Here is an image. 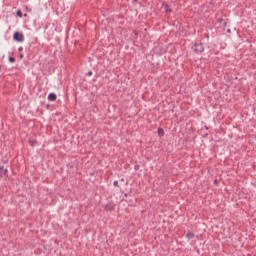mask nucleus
<instances>
[{
    "mask_svg": "<svg viewBox=\"0 0 256 256\" xmlns=\"http://www.w3.org/2000/svg\"><path fill=\"white\" fill-rule=\"evenodd\" d=\"M192 51L196 54V55H201V53H203V51H205V46H203V43H195L192 47H191Z\"/></svg>",
    "mask_w": 256,
    "mask_h": 256,
    "instance_id": "obj_1",
    "label": "nucleus"
},
{
    "mask_svg": "<svg viewBox=\"0 0 256 256\" xmlns=\"http://www.w3.org/2000/svg\"><path fill=\"white\" fill-rule=\"evenodd\" d=\"M13 39L17 43H23V41H25V36L21 32H14Z\"/></svg>",
    "mask_w": 256,
    "mask_h": 256,
    "instance_id": "obj_2",
    "label": "nucleus"
},
{
    "mask_svg": "<svg viewBox=\"0 0 256 256\" xmlns=\"http://www.w3.org/2000/svg\"><path fill=\"white\" fill-rule=\"evenodd\" d=\"M116 204L113 201H108L104 207V211H107L108 213H112V211H115Z\"/></svg>",
    "mask_w": 256,
    "mask_h": 256,
    "instance_id": "obj_3",
    "label": "nucleus"
},
{
    "mask_svg": "<svg viewBox=\"0 0 256 256\" xmlns=\"http://www.w3.org/2000/svg\"><path fill=\"white\" fill-rule=\"evenodd\" d=\"M3 175L7 179L9 177V170L5 166H0V177H3Z\"/></svg>",
    "mask_w": 256,
    "mask_h": 256,
    "instance_id": "obj_4",
    "label": "nucleus"
},
{
    "mask_svg": "<svg viewBox=\"0 0 256 256\" xmlns=\"http://www.w3.org/2000/svg\"><path fill=\"white\" fill-rule=\"evenodd\" d=\"M48 101H57V94H55L54 92L50 93L48 95Z\"/></svg>",
    "mask_w": 256,
    "mask_h": 256,
    "instance_id": "obj_5",
    "label": "nucleus"
},
{
    "mask_svg": "<svg viewBox=\"0 0 256 256\" xmlns=\"http://www.w3.org/2000/svg\"><path fill=\"white\" fill-rule=\"evenodd\" d=\"M28 143L31 147H37L38 145V142L35 139H29Z\"/></svg>",
    "mask_w": 256,
    "mask_h": 256,
    "instance_id": "obj_6",
    "label": "nucleus"
},
{
    "mask_svg": "<svg viewBox=\"0 0 256 256\" xmlns=\"http://www.w3.org/2000/svg\"><path fill=\"white\" fill-rule=\"evenodd\" d=\"M164 9L167 15H169V13H173V9L169 8V4H165Z\"/></svg>",
    "mask_w": 256,
    "mask_h": 256,
    "instance_id": "obj_7",
    "label": "nucleus"
},
{
    "mask_svg": "<svg viewBox=\"0 0 256 256\" xmlns=\"http://www.w3.org/2000/svg\"><path fill=\"white\" fill-rule=\"evenodd\" d=\"M187 239H195V233L188 231L186 234Z\"/></svg>",
    "mask_w": 256,
    "mask_h": 256,
    "instance_id": "obj_8",
    "label": "nucleus"
},
{
    "mask_svg": "<svg viewBox=\"0 0 256 256\" xmlns=\"http://www.w3.org/2000/svg\"><path fill=\"white\" fill-rule=\"evenodd\" d=\"M158 136L165 137V130L161 127L158 128Z\"/></svg>",
    "mask_w": 256,
    "mask_h": 256,
    "instance_id": "obj_9",
    "label": "nucleus"
},
{
    "mask_svg": "<svg viewBox=\"0 0 256 256\" xmlns=\"http://www.w3.org/2000/svg\"><path fill=\"white\" fill-rule=\"evenodd\" d=\"M132 33L134 34L133 39H137V37H139V32L137 30H133Z\"/></svg>",
    "mask_w": 256,
    "mask_h": 256,
    "instance_id": "obj_10",
    "label": "nucleus"
},
{
    "mask_svg": "<svg viewBox=\"0 0 256 256\" xmlns=\"http://www.w3.org/2000/svg\"><path fill=\"white\" fill-rule=\"evenodd\" d=\"M16 15L17 17H23V12L21 11V9L16 11Z\"/></svg>",
    "mask_w": 256,
    "mask_h": 256,
    "instance_id": "obj_11",
    "label": "nucleus"
},
{
    "mask_svg": "<svg viewBox=\"0 0 256 256\" xmlns=\"http://www.w3.org/2000/svg\"><path fill=\"white\" fill-rule=\"evenodd\" d=\"M8 60L10 63H15V61H16L15 57H13V56H9Z\"/></svg>",
    "mask_w": 256,
    "mask_h": 256,
    "instance_id": "obj_12",
    "label": "nucleus"
},
{
    "mask_svg": "<svg viewBox=\"0 0 256 256\" xmlns=\"http://www.w3.org/2000/svg\"><path fill=\"white\" fill-rule=\"evenodd\" d=\"M66 167L73 169V167H75V164L71 162V163L66 164Z\"/></svg>",
    "mask_w": 256,
    "mask_h": 256,
    "instance_id": "obj_13",
    "label": "nucleus"
},
{
    "mask_svg": "<svg viewBox=\"0 0 256 256\" xmlns=\"http://www.w3.org/2000/svg\"><path fill=\"white\" fill-rule=\"evenodd\" d=\"M134 169H135V171H139V169H141V166H140L139 164H136V165L134 166Z\"/></svg>",
    "mask_w": 256,
    "mask_h": 256,
    "instance_id": "obj_14",
    "label": "nucleus"
},
{
    "mask_svg": "<svg viewBox=\"0 0 256 256\" xmlns=\"http://www.w3.org/2000/svg\"><path fill=\"white\" fill-rule=\"evenodd\" d=\"M113 185H114V187H119V181L115 180Z\"/></svg>",
    "mask_w": 256,
    "mask_h": 256,
    "instance_id": "obj_15",
    "label": "nucleus"
},
{
    "mask_svg": "<svg viewBox=\"0 0 256 256\" xmlns=\"http://www.w3.org/2000/svg\"><path fill=\"white\" fill-rule=\"evenodd\" d=\"M87 75L88 77H91V75H93V71H88Z\"/></svg>",
    "mask_w": 256,
    "mask_h": 256,
    "instance_id": "obj_16",
    "label": "nucleus"
},
{
    "mask_svg": "<svg viewBox=\"0 0 256 256\" xmlns=\"http://www.w3.org/2000/svg\"><path fill=\"white\" fill-rule=\"evenodd\" d=\"M214 185H219V180L215 179L214 180Z\"/></svg>",
    "mask_w": 256,
    "mask_h": 256,
    "instance_id": "obj_17",
    "label": "nucleus"
},
{
    "mask_svg": "<svg viewBox=\"0 0 256 256\" xmlns=\"http://www.w3.org/2000/svg\"><path fill=\"white\" fill-rule=\"evenodd\" d=\"M46 109H51V104H47Z\"/></svg>",
    "mask_w": 256,
    "mask_h": 256,
    "instance_id": "obj_18",
    "label": "nucleus"
},
{
    "mask_svg": "<svg viewBox=\"0 0 256 256\" xmlns=\"http://www.w3.org/2000/svg\"><path fill=\"white\" fill-rule=\"evenodd\" d=\"M18 51H19V52L23 51V47H19V48H18Z\"/></svg>",
    "mask_w": 256,
    "mask_h": 256,
    "instance_id": "obj_19",
    "label": "nucleus"
},
{
    "mask_svg": "<svg viewBox=\"0 0 256 256\" xmlns=\"http://www.w3.org/2000/svg\"><path fill=\"white\" fill-rule=\"evenodd\" d=\"M19 57H20V59H23V57H25V55L20 54Z\"/></svg>",
    "mask_w": 256,
    "mask_h": 256,
    "instance_id": "obj_20",
    "label": "nucleus"
},
{
    "mask_svg": "<svg viewBox=\"0 0 256 256\" xmlns=\"http://www.w3.org/2000/svg\"><path fill=\"white\" fill-rule=\"evenodd\" d=\"M132 3H139V0H133Z\"/></svg>",
    "mask_w": 256,
    "mask_h": 256,
    "instance_id": "obj_21",
    "label": "nucleus"
},
{
    "mask_svg": "<svg viewBox=\"0 0 256 256\" xmlns=\"http://www.w3.org/2000/svg\"><path fill=\"white\" fill-rule=\"evenodd\" d=\"M124 197H129V193H125V194H124Z\"/></svg>",
    "mask_w": 256,
    "mask_h": 256,
    "instance_id": "obj_22",
    "label": "nucleus"
},
{
    "mask_svg": "<svg viewBox=\"0 0 256 256\" xmlns=\"http://www.w3.org/2000/svg\"><path fill=\"white\" fill-rule=\"evenodd\" d=\"M227 33H231V29H227V31H226Z\"/></svg>",
    "mask_w": 256,
    "mask_h": 256,
    "instance_id": "obj_23",
    "label": "nucleus"
},
{
    "mask_svg": "<svg viewBox=\"0 0 256 256\" xmlns=\"http://www.w3.org/2000/svg\"><path fill=\"white\" fill-rule=\"evenodd\" d=\"M207 135H209L208 133H205L204 135H203V137L205 138V137H207Z\"/></svg>",
    "mask_w": 256,
    "mask_h": 256,
    "instance_id": "obj_24",
    "label": "nucleus"
},
{
    "mask_svg": "<svg viewBox=\"0 0 256 256\" xmlns=\"http://www.w3.org/2000/svg\"><path fill=\"white\" fill-rule=\"evenodd\" d=\"M227 26V22H224V27H226Z\"/></svg>",
    "mask_w": 256,
    "mask_h": 256,
    "instance_id": "obj_25",
    "label": "nucleus"
},
{
    "mask_svg": "<svg viewBox=\"0 0 256 256\" xmlns=\"http://www.w3.org/2000/svg\"><path fill=\"white\" fill-rule=\"evenodd\" d=\"M205 129H206V130H209V127H208V126H205Z\"/></svg>",
    "mask_w": 256,
    "mask_h": 256,
    "instance_id": "obj_26",
    "label": "nucleus"
},
{
    "mask_svg": "<svg viewBox=\"0 0 256 256\" xmlns=\"http://www.w3.org/2000/svg\"><path fill=\"white\" fill-rule=\"evenodd\" d=\"M121 181H125V179L122 178Z\"/></svg>",
    "mask_w": 256,
    "mask_h": 256,
    "instance_id": "obj_27",
    "label": "nucleus"
},
{
    "mask_svg": "<svg viewBox=\"0 0 256 256\" xmlns=\"http://www.w3.org/2000/svg\"><path fill=\"white\" fill-rule=\"evenodd\" d=\"M4 163H7V161H4Z\"/></svg>",
    "mask_w": 256,
    "mask_h": 256,
    "instance_id": "obj_28",
    "label": "nucleus"
}]
</instances>
